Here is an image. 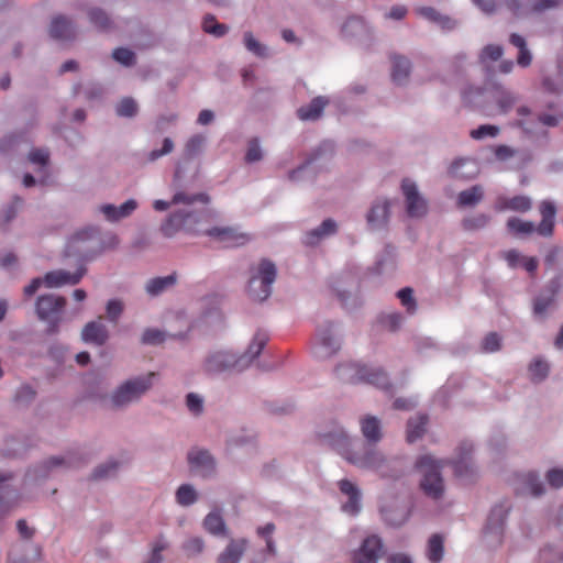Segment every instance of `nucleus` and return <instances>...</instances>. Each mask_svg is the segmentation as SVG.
<instances>
[{
  "mask_svg": "<svg viewBox=\"0 0 563 563\" xmlns=\"http://www.w3.org/2000/svg\"><path fill=\"white\" fill-rule=\"evenodd\" d=\"M323 444L336 450L350 463L366 468H378L384 457L375 450H368L364 454L352 452V442L345 431L338 427L333 431L320 434Z\"/></svg>",
  "mask_w": 563,
  "mask_h": 563,
  "instance_id": "f257e3e1",
  "label": "nucleus"
},
{
  "mask_svg": "<svg viewBox=\"0 0 563 563\" xmlns=\"http://www.w3.org/2000/svg\"><path fill=\"white\" fill-rule=\"evenodd\" d=\"M541 221L536 225L532 221H526L517 217L508 219L506 227L510 234L516 238H527L537 233L543 238L553 235L556 207L553 202L544 200L539 206Z\"/></svg>",
  "mask_w": 563,
  "mask_h": 563,
  "instance_id": "f03ea898",
  "label": "nucleus"
},
{
  "mask_svg": "<svg viewBox=\"0 0 563 563\" xmlns=\"http://www.w3.org/2000/svg\"><path fill=\"white\" fill-rule=\"evenodd\" d=\"M335 372L338 377L344 383H365L384 390H389L391 388L386 372L378 367H371L357 363H346L338 366Z\"/></svg>",
  "mask_w": 563,
  "mask_h": 563,
  "instance_id": "7ed1b4c3",
  "label": "nucleus"
},
{
  "mask_svg": "<svg viewBox=\"0 0 563 563\" xmlns=\"http://www.w3.org/2000/svg\"><path fill=\"white\" fill-rule=\"evenodd\" d=\"M277 269L273 262L263 258L256 267L251 268L247 291L254 301H264L272 294V285L276 279Z\"/></svg>",
  "mask_w": 563,
  "mask_h": 563,
  "instance_id": "20e7f679",
  "label": "nucleus"
},
{
  "mask_svg": "<svg viewBox=\"0 0 563 563\" xmlns=\"http://www.w3.org/2000/svg\"><path fill=\"white\" fill-rule=\"evenodd\" d=\"M416 468L422 474L421 488L426 495L438 499L443 494V481L440 474L442 462L431 455H422L416 462Z\"/></svg>",
  "mask_w": 563,
  "mask_h": 563,
  "instance_id": "39448f33",
  "label": "nucleus"
},
{
  "mask_svg": "<svg viewBox=\"0 0 563 563\" xmlns=\"http://www.w3.org/2000/svg\"><path fill=\"white\" fill-rule=\"evenodd\" d=\"M66 306V299L63 296L47 294L36 299L35 311L40 320L48 323L47 333L55 334L62 321V312Z\"/></svg>",
  "mask_w": 563,
  "mask_h": 563,
  "instance_id": "423d86ee",
  "label": "nucleus"
},
{
  "mask_svg": "<svg viewBox=\"0 0 563 563\" xmlns=\"http://www.w3.org/2000/svg\"><path fill=\"white\" fill-rule=\"evenodd\" d=\"M86 274L85 267H79L75 273L64 269L52 271L45 274L44 278H34L24 287V295L33 296L42 285L47 288H57L64 285H77Z\"/></svg>",
  "mask_w": 563,
  "mask_h": 563,
  "instance_id": "0eeeda50",
  "label": "nucleus"
},
{
  "mask_svg": "<svg viewBox=\"0 0 563 563\" xmlns=\"http://www.w3.org/2000/svg\"><path fill=\"white\" fill-rule=\"evenodd\" d=\"M155 373L145 377H137L122 384L112 395V402L115 407H122L139 399L152 386V378Z\"/></svg>",
  "mask_w": 563,
  "mask_h": 563,
  "instance_id": "6e6552de",
  "label": "nucleus"
},
{
  "mask_svg": "<svg viewBox=\"0 0 563 563\" xmlns=\"http://www.w3.org/2000/svg\"><path fill=\"white\" fill-rule=\"evenodd\" d=\"M205 234L213 239L223 247H239L251 241V235L232 227H213L205 231Z\"/></svg>",
  "mask_w": 563,
  "mask_h": 563,
  "instance_id": "1a4fd4ad",
  "label": "nucleus"
},
{
  "mask_svg": "<svg viewBox=\"0 0 563 563\" xmlns=\"http://www.w3.org/2000/svg\"><path fill=\"white\" fill-rule=\"evenodd\" d=\"M384 554V543L383 540L376 536L372 534L365 538L358 548L353 554L354 563H378V560Z\"/></svg>",
  "mask_w": 563,
  "mask_h": 563,
  "instance_id": "9d476101",
  "label": "nucleus"
},
{
  "mask_svg": "<svg viewBox=\"0 0 563 563\" xmlns=\"http://www.w3.org/2000/svg\"><path fill=\"white\" fill-rule=\"evenodd\" d=\"M198 221V216L192 212L177 211L168 217L162 224L161 230L167 238H172L180 230H186L190 233L198 231L191 225V222Z\"/></svg>",
  "mask_w": 563,
  "mask_h": 563,
  "instance_id": "9b49d317",
  "label": "nucleus"
},
{
  "mask_svg": "<svg viewBox=\"0 0 563 563\" xmlns=\"http://www.w3.org/2000/svg\"><path fill=\"white\" fill-rule=\"evenodd\" d=\"M401 190L406 199L407 213L411 218H420L427 213V201L418 192L417 185L410 179H404Z\"/></svg>",
  "mask_w": 563,
  "mask_h": 563,
  "instance_id": "f8f14e48",
  "label": "nucleus"
},
{
  "mask_svg": "<svg viewBox=\"0 0 563 563\" xmlns=\"http://www.w3.org/2000/svg\"><path fill=\"white\" fill-rule=\"evenodd\" d=\"M390 217V201L377 199L371 207L366 221L372 230L383 229L388 224Z\"/></svg>",
  "mask_w": 563,
  "mask_h": 563,
  "instance_id": "ddd939ff",
  "label": "nucleus"
},
{
  "mask_svg": "<svg viewBox=\"0 0 563 563\" xmlns=\"http://www.w3.org/2000/svg\"><path fill=\"white\" fill-rule=\"evenodd\" d=\"M11 479V474L0 473V516L7 515L18 505L19 494L10 486Z\"/></svg>",
  "mask_w": 563,
  "mask_h": 563,
  "instance_id": "4468645a",
  "label": "nucleus"
},
{
  "mask_svg": "<svg viewBox=\"0 0 563 563\" xmlns=\"http://www.w3.org/2000/svg\"><path fill=\"white\" fill-rule=\"evenodd\" d=\"M240 361L234 354L220 351L211 354L206 360L205 368L210 374L221 373L235 367Z\"/></svg>",
  "mask_w": 563,
  "mask_h": 563,
  "instance_id": "2eb2a0df",
  "label": "nucleus"
},
{
  "mask_svg": "<svg viewBox=\"0 0 563 563\" xmlns=\"http://www.w3.org/2000/svg\"><path fill=\"white\" fill-rule=\"evenodd\" d=\"M339 488L342 494L349 497V500L343 504L342 510L352 516L357 515L361 510V492L357 486L349 479H341Z\"/></svg>",
  "mask_w": 563,
  "mask_h": 563,
  "instance_id": "dca6fc26",
  "label": "nucleus"
},
{
  "mask_svg": "<svg viewBox=\"0 0 563 563\" xmlns=\"http://www.w3.org/2000/svg\"><path fill=\"white\" fill-rule=\"evenodd\" d=\"M188 462L191 470L200 473L202 476L211 474L214 470V461L210 453L205 450H191L188 453Z\"/></svg>",
  "mask_w": 563,
  "mask_h": 563,
  "instance_id": "f3484780",
  "label": "nucleus"
},
{
  "mask_svg": "<svg viewBox=\"0 0 563 563\" xmlns=\"http://www.w3.org/2000/svg\"><path fill=\"white\" fill-rule=\"evenodd\" d=\"M249 545L244 538L232 539L225 549L218 555L217 563H239Z\"/></svg>",
  "mask_w": 563,
  "mask_h": 563,
  "instance_id": "a211bd4d",
  "label": "nucleus"
},
{
  "mask_svg": "<svg viewBox=\"0 0 563 563\" xmlns=\"http://www.w3.org/2000/svg\"><path fill=\"white\" fill-rule=\"evenodd\" d=\"M136 208L137 202L134 199H129L120 207L103 205L100 207V211L104 214L107 220L114 222L129 217Z\"/></svg>",
  "mask_w": 563,
  "mask_h": 563,
  "instance_id": "6ab92c4d",
  "label": "nucleus"
},
{
  "mask_svg": "<svg viewBox=\"0 0 563 563\" xmlns=\"http://www.w3.org/2000/svg\"><path fill=\"white\" fill-rule=\"evenodd\" d=\"M507 514L508 509L504 506L499 505L494 507L488 516L485 533L500 537L504 531Z\"/></svg>",
  "mask_w": 563,
  "mask_h": 563,
  "instance_id": "aec40b11",
  "label": "nucleus"
},
{
  "mask_svg": "<svg viewBox=\"0 0 563 563\" xmlns=\"http://www.w3.org/2000/svg\"><path fill=\"white\" fill-rule=\"evenodd\" d=\"M328 102L324 97H316L309 104L300 107L297 110V115L302 121H314L321 117Z\"/></svg>",
  "mask_w": 563,
  "mask_h": 563,
  "instance_id": "412c9836",
  "label": "nucleus"
},
{
  "mask_svg": "<svg viewBox=\"0 0 563 563\" xmlns=\"http://www.w3.org/2000/svg\"><path fill=\"white\" fill-rule=\"evenodd\" d=\"M81 338L86 343L102 345L108 339V331L102 323L91 321L88 322L82 329Z\"/></svg>",
  "mask_w": 563,
  "mask_h": 563,
  "instance_id": "4be33fe9",
  "label": "nucleus"
},
{
  "mask_svg": "<svg viewBox=\"0 0 563 563\" xmlns=\"http://www.w3.org/2000/svg\"><path fill=\"white\" fill-rule=\"evenodd\" d=\"M49 35L56 40H70L75 36V27L69 20L59 15L53 19Z\"/></svg>",
  "mask_w": 563,
  "mask_h": 563,
  "instance_id": "5701e85b",
  "label": "nucleus"
},
{
  "mask_svg": "<svg viewBox=\"0 0 563 563\" xmlns=\"http://www.w3.org/2000/svg\"><path fill=\"white\" fill-rule=\"evenodd\" d=\"M390 59H391V64H393V68H391L393 81L396 82L397 85H402L405 81H407V79L410 75V69H411L410 60L401 55H393L390 57Z\"/></svg>",
  "mask_w": 563,
  "mask_h": 563,
  "instance_id": "b1692460",
  "label": "nucleus"
},
{
  "mask_svg": "<svg viewBox=\"0 0 563 563\" xmlns=\"http://www.w3.org/2000/svg\"><path fill=\"white\" fill-rule=\"evenodd\" d=\"M416 11L420 16L439 24L444 30H452L456 25V22L453 19L442 15L432 7H420Z\"/></svg>",
  "mask_w": 563,
  "mask_h": 563,
  "instance_id": "393cba45",
  "label": "nucleus"
},
{
  "mask_svg": "<svg viewBox=\"0 0 563 563\" xmlns=\"http://www.w3.org/2000/svg\"><path fill=\"white\" fill-rule=\"evenodd\" d=\"M177 283V274L173 273L165 277H155L145 285V290L151 296H158Z\"/></svg>",
  "mask_w": 563,
  "mask_h": 563,
  "instance_id": "a878e982",
  "label": "nucleus"
},
{
  "mask_svg": "<svg viewBox=\"0 0 563 563\" xmlns=\"http://www.w3.org/2000/svg\"><path fill=\"white\" fill-rule=\"evenodd\" d=\"M318 341L320 344V351H318L317 354L320 357H329L340 349V344L330 330L319 331Z\"/></svg>",
  "mask_w": 563,
  "mask_h": 563,
  "instance_id": "bb28decb",
  "label": "nucleus"
},
{
  "mask_svg": "<svg viewBox=\"0 0 563 563\" xmlns=\"http://www.w3.org/2000/svg\"><path fill=\"white\" fill-rule=\"evenodd\" d=\"M361 430L368 442L377 443L382 439L379 420L373 416H367L361 421Z\"/></svg>",
  "mask_w": 563,
  "mask_h": 563,
  "instance_id": "cd10ccee",
  "label": "nucleus"
},
{
  "mask_svg": "<svg viewBox=\"0 0 563 563\" xmlns=\"http://www.w3.org/2000/svg\"><path fill=\"white\" fill-rule=\"evenodd\" d=\"M203 528L213 536H224L227 532L225 522L220 511L217 509L209 512L203 519Z\"/></svg>",
  "mask_w": 563,
  "mask_h": 563,
  "instance_id": "c85d7f7f",
  "label": "nucleus"
},
{
  "mask_svg": "<svg viewBox=\"0 0 563 563\" xmlns=\"http://www.w3.org/2000/svg\"><path fill=\"white\" fill-rule=\"evenodd\" d=\"M427 423L428 417L424 415L409 419L407 423V441L412 443L420 439L426 432Z\"/></svg>",
  "mask_w": 563,
  "mask_h": 563,
  "instance_id": "c756f323",
  "label": "nucleus"
},
{
  "mask_svg": "<svg viewBox=\"0 0 563 563\" xmlns=\"http://www.w3.org/2000/svg\"><path fill=\"white\" fill-rule=\"evenodd\" d=\"M509 42L519 51L517 56V64L521 67H528L532 62V55L527 47L526 40L521 35L512 33L509 37Z\"/></svg>",
  "mask_w": 563,
  "mask_h": 563,
  "instance_id": "7c9ffc66",
  "label": "nucleus"
},
{
  "mask_svg": "<svg viewBox=\"0 0 563 563\" xmlns=\"http://www.w3.org/2000/svg\"><path fill=\"white\" fill-rule=\"evenodd\" d=\"M336 232V223L332 219L324 220L320 227L307 233L306 242L308 244H316L320 239L334 234Z\"/></svg>",
  "mask_w": 563,
  "mask_h": 563,
  "instance_id": "2f4dec72",
  "label": "nucleus"
},
{
  "mask_svg": "<svg viewBox=\"0 0 563 563\" xmlns=\"http://www.w3.org/2000/svg\"><path fill=\"white\" fill-rule=\"evenodd\" d=\"M483 188L475 185L470 189L463 190L459 194L457 203L461 207H471L477 205L483 199Z\"/></svg>",
  "mask_w": 563,
  "mask_h": 563,
  "instance_id": "473e14b6",
  "label": "nucleus"
},
{
  "mask_svg": "<svg viewBox=\"0 0 563 563\" xmlns=\"http://www.w3.org/2000/svg\"><path fill=\"white\" fill-rule=\"evenodd\" d=\"M472 446L470 445L465 449V455L471 453ZM453 471L456 477L459 478H472L474 475V470L468 456H461L459 460L453 462Z\"/></svg>",
  "mask_w": 563,
  "mask_h": 563,
  "instance_id": "72a5a7b5",
  "label": "nucleus"
},
{
  "mask_svg": "<svg viewBox=\"0 0 563 563\" xmlns=\"http://www.w3.org/2000/svg\"><path fill=\"white\" fill-rule=\"evenodd\" d=\"M443 538L440 534H433L428 542V559L432 563H438L443 558Z\"/></svg>",
  "mask_w": 563,
  "mask_h": 563,
  "instance_id": "f704fd0d",
  "label": "nucleus"
},
{
  "mask_svg": "<svg viewBox=\"0 0 563 563\" xmlns=\"http://www.w3.org/2000/svg\"><path fill=\"white\" fill-rule=\"evenodd\" d=\"M202 29L206 33L212 34L216 37H222L229 31L228 25L219 23L212 14H207L203 18Z\"/></svg>",
  "mask_w": 563,
  "mask_h": 563,
  "instance_id": "c9c22d12",
  "label": "nucleus"
},
{
  "mask_svg": "<svg viewBox=\"0 0 563 563\" xmlns=\"http://www.w3.org/2000/svg\"><path fill=\"white\" fill-rule=\"evenodd\" d=\"M206 142V137L201 134H196L191 136L184 148V155L187 159H191L201 153L203 145Z\"/></svg>",
  "mask_w": 563,
  "mask_h": 563,
  "instance_id": "e433bc0d",
  "label": "nucleus"
},
{
  "mask_svg": "<svg viewBox=\"0 0 563 563\" xmlns=\"http://www.w3.org/2000/svg\"><path fill=\"white\" fill-rule=\"evenodd\" d=\"M91 24L100 31H108L111 29V20L108 14L100 9H92L88 13Z\"/></svg>",
  "mask_w": 563,
  "mask_h": 563,
  "instance_id": "4c0bfd02",
  "label": "nucleus"
},
{
  "mask_svg": "<svg viewBox=\"0 0 563 563\" xmlns=\"http://www.w3.org/2000/svg\"><path fill=\"white\" fill-rule=\"evenodd\" d=\"M267 341H268V336L266 333H264L262 331H258L255 333L252 342L249 345L247 352H246V354L250 356V360H254L261 354V352L264 349V346L266 345Z\"/></svg>",
  "mask_w": 563,
  "mask_h": 563,
  "instance_id": "58836bf2",
  "label": "nucleus"
},
{
  "mask_svg": "<svg viewBox=\"0 0 563 563\" xmlns=\"http://www.w3.org/2000/svg\"><path fill=\"white\" fill-rule=\"evenodd\" d=\"M529 374L533 382H541L549 374V365L542 360H534L529 366Z\"/></svg>",
  "mask_w": 563,
  "mask_h": 563,
  "instance_id": "ea45409f",
  "label": "nucleus"
},
{
  "mask_svg": "<svg viewBox=\"0 0 563 563\" xmlns=\"http://www.w3.org/2000/svg\"><path fill=\"white\" fill-rule=\"evenodd\" d=\"M505 208L518 212H527L531 209V200L526 196H515L505 202Z\"/></svg>",
  "mask_w": 563,
  "mask_h": 563,
  "instance_id": "a19ab883",
  "label": "nucleus"
},
{
  "mask_svg": "<svg viewBox=\"0 0 563 563\" xmlns=\"http://www.w3.org/2000/svg\"><path fill=\"white\" fill-rule=\"evenodd\" d=\"M178 504L183 506H189L197 499L196 490L190 485H181L176 493Z\"/></svg>",
  "mask_w": 563,
  "mask_h": 563,
  "instance_id": "79ce46f5",
  "label": "nucleus"
},
{
  "mask_svg": "<svg viewBox=\"0 0 563 563\" xmlns=\"http://www.w3.org/2000/svg\"><path fill=\"white\" fill-rule=\"evenodd\" d=\"M244 45L247 51L258 57L266 56V47L262 45L252 34V32L244 33Z\"/></svg>",
  "mask_w": 563,
  "mask_h": 563,
  "instance_id": "37998d69",
  "label": "nucleus"
},
{
  "mask_svg": "<svg viewBox=\"0 0 563 563\" xmlns=\"http://www.w3.org/2000/svg\"><path fill=\"white\" fill-rule=\"evenodd\" d=\"M489 217L485 213H477L475 216L465 218L463 220V228L465 230H478L487 225Z\"/></svg>",
  "mask_w": 563,
  "mask_h": 563,
  "instance_id": "c03bdc74",
  "label": "nucleus"
},
{
  "mask_svg": "<svg viewBox=\"0 0 563 563\" xmlns=\"http://www.w3.org/2000/svg\"><path fill=\"white\" fill-rule=\"evenodd\" d=\"M137 112V104L132 98H123L117 104V114L119 117H134Z\"/></svg>",
  "mask_w": 563,
  "mask_h": 563,
  "instance_id": "a18cd8bd",
  "label": "nucleus"
},
{
  "mask_svg": "<svg viewBox=\"0 0 563 563\" xmlns=\"http://www.w3.org/2000/svg\"><path fill=\"white\" fill-rule=\"evenodd\" d=\"M365 30L364 21L361 18H350L342 26V33L346 36H353Z\"/></svg>",
  "mask_w": 563,
  "mask_h": 563,
  "instance_id": "49530a36",
  "label": "nucleus"
},
{
  "mask_svg": "<svg viewBox=\"0 0 563 563\" xmlns=\"http://www.w3.org/2000/svg\"><path fill=\"white\" fill-rule=\"evenodd\" d=\"M499 133V128L490 124L479 125L477 129L471 131L470 135L474 140H482L487 136L495 137Z\"/></svg>",
  "mask_w": 563,
  "mask_h": 563,
  "instance_id": "de8ad7c7",
  "label": "nucleus"
},
{
  "mask_svg": "<svg viewBox=\"0 0 563 563\" xmlns=\"http://www.w3.org/2000/svg\"><path fill=\"white\" fill-rule=\"evenodd\" d=\"M112 57L124 66H132L135 63V54L131 49L124 47L115 48L112 53Z\"/></svg>",
  "mask_w": 563,
  "mask_h": 563,
  "instance_id": "09e8293b",
  "label": "nucleus"
},
{
  "mask_svg": "<svg viewBox=\"0 0 563 563\" xmlns=\"http://www.w3.org/2000/svg\"><path fill=\"white\" fill-rule=\"evenodd\" d=\"M556 291L558 289L553 288L549 296H540L534 300L533 309L536 314L541 316L547 311V309L553 303Z\"/></svg>",
  "mask_w": 563,
  "mask_h": 563,
  "instance_id": "8fccbe9b",
  "label": "nucleus"
},
{
  "mask_svg": "<svg viewBox=\"0 0 563 563\" xmlns=\"http://www.w3.org/2000/svg\"><path fill=\"white\" fill-rule=\"evenodd\" d=\"M412 294L413 291L410 287H405L397 292V297L400 299L401 305L407 308L409 313H413L417 308Z\"/></svg>",
  "mask_w": 563,
  "mask_h": 563,
  "instance_id": "3c124183",
  "label": "nucleus"
},
{
  "mask_svg": "<svg viewBox=\"0 0 563 563\" xmlns=\"http://www.w3.org/2000/svg\"><path fill=\"white\" fill-rule=\"evenodd\" d=\"M197 200H199V201H201L203 203H207L209 201V198L205 194H198V195L189 196V195H187L185 192H177L173 197L172 203L191 205L192 202H195Z\"/></svg>",
  "mask_w": 563,
  "mask_h": 563,
  "instance_id": "603ef678",
  "label": "nucleus"
},
{
  "mask_svg": "<svg viewBox=\"0 0 563 563\" xmlns=\"http://www.w3.org/2000/svg\"><path fill=\"white\" fill-rule=\"evenodd\" d=\"M263 157V153L260 146L258 139H252L249 142L247 152L245 155V161L247 163H255L261 161Z\"/></svg>",
  "mask_w": 563,
  "mask_h": 563,
  "instance_id": "864d4df0",
  "label": "nucleus"
},
{
  "mask_svg": "<svg viewBox=\"0 0 563 563\" xmlns=\"http://www.w3.org/2000/svg\"><path fill=\"white\" fill-rule=\"evenodd\" d=\"M203 548L205 542L201 538L198 537L190 538L184 543V550L189 556H194L201 553Z\"/></svg>",
  "mask_w": 563,
  "mask_h": 563,
  "instance_id": "5fc2aeb1",
  "label": "nucleus"
},
{
  "mask_svg": "<svg viewBox=\"0 0 563 563\" xmlns=\"http://www.w3.org/2000/svg\"><path fill=\"white\" fill-rule=\"evenodd\" d=\"M165 333L157 329H146L142 335V343L144 344H159L164 342Z\"/></svg>",
  "mask_w": 563,
  "mask_h": 563,
  "instance_id": "6e6d98bb",
  "label": "nucleus"
},
{
  "mask_svg": "<svg viewBox=\"0 0 563 563\" xmlns=\"http://www.w3.org/2000/svg\"><path fill=\"white\" fill-rule=\"evenodd\" d=\"M118 466H119L118 463L112 462V461H110L106 464H102L95 470L93 478L101 479V478H107L109 476H112V475H114Z\"/></svg>",
  "mask_w": 563,
  "mask_h": 563,
  "instance_id": "4d7b16f0",
  "label": "nucleus"
},
{
  "mask_svg": "<svg viewBox=\"0 0 563 563\" xmlns=\"http://www.w3.org/2000/svg\"><path fill=\"white\" fill-rule=\"evenodd\" d=\"M485 352H496L500 349V336L496 332L488 333L482 343Z\"/></svg>",
  "mask_w": 563,
  "mask_h": 563,
  "instance_id": "13d9d810",
  "label": "nucleus"
},
{
  "mask_svg": "<svg viewBox=\"0 0 563 563\" xmlns=\"http://www.w3.org/2000/svg\"><path fill=\"white\" fill-rule=\"evenodd\" d=\"M526 484H527V488L529 489V492L538 497L540 495L543 494L544 492V486L543 484L541 483V481L538 478V476L533 475V474H528L527 477H526Z\"/></svg>",
  "mask_w": 563,
  "mask_h": 563,
  "instance_id": "bf43d9fd",
  "label": "nucleus"
},
{
  "mask_svg": "<svg viewBox=\"0 0 563 563\" xmlns=\"http://www.w3.org/2000/svg\"><path fill=\"white\" fill-rule=\"evenodd\" d=\"M545 478L551 487H563V468H551L547 472Z\"/></svg>",
  "mask_w": 563,
  "mask_h": 563,
  "instance_id": "052dcab7",
  "label": "nucleus"
},
{
  "mask_svg": "<svg viewBox=\"0 0 563 563\" xmlns=\"http://www.w3.org/2000/svg\"><path fill=\"white\" fill-rule=\"evenodd\" d=\"M504 49L500 45L489 44L482 51V59L497 60L503 56Z\"/></svg>",
  "mask_w": 563,
  "mask_h": 563,
  "instance_id": "680f3d73",
  "label": "nucleus"
},
{
  "mask_svg": "<svg viewBox=\"0 0 563 563\" xmlns=\"http://www.w3.org/2000/svg\"><path fill=\"white\" fill-rule=\"evenodd\" d=\"M517 101V98L510 92H504L497 99V104L503 113H507L512 109Z\"/></svg>",
  "mask_w": 563,
  "mask_h": 563,
  "instance_id": "e2e57ef3",
  "label": "nucleus"
},
{
  "mask_svg": "<svg viewBox=\"0 0 563 563\" xmlns=\"http://www.w3.org/2000/svg\"><path fill=\"white\" fill-rule=\"evenodd\" d=\"M186 404H187L188 409L192 413L199 415L202 412L203 401H202V398L199 397L197 394H194V393L188 394Z\"/></svg>",
  "mask_w": 563,
  "mask_h": 563,
  "instance_id": "0e129e2a",
  "label": "nucleus"
},
{
  "mask_svg": "<svg viewBox=\"0 0 563 563\" xmlns=\"http://www.w3.org/2000/svg\"><path fill=\"white\" fill-rule=\"evenodd\" d=\"M173 150H174V142L169 137H165L164 141H163L162 150H153L148 154V159L151 162L156 161L161 156L170 153Z\"/></svg>",
  "mask_w": 563,
  "mask_h": 563,
  "instance_id": "69168bd1",
  "label": "nucleus"
},
{
  "mask_svg": "<svg viewBox=\"0 0 563 563\" xmlns=\"http://www.w3.org/2000/svg\"><path fill=\"white\" fill-rule=\"evenodd\" d=\"M48 157H49L48 151L44 150V148L32 150L30 152V154H29V159L32 163L38 164V165H42V166L47 164Z\"/></svg>",
  "mask_w": 563,
  "mask_h": 563,
  "instance_id": "338daca9",
  "label": "nucleus"
},
{
  "mask_svg": "<svg viewBox=\"0 0 563 563\" xmlns=\"http://www.w3.org/2000/svg\"><path fill=\"white\" fill-rule=\"evenodd\" d=\"M35 397V391L27 385L22 386L15 394V401L19 404H27Z\"/></svg>",
  "mask_w": 563,
  "mask_h": 563,
  "instance_id": "774afa93",
  "label": "nucleus"
}]
</instances>
